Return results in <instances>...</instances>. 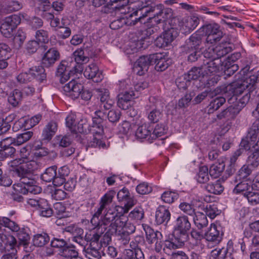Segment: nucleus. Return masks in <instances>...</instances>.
I'll use <instances>...</instances> for the list:
<instances>
[{"label": "nucleus", "mask_w": 259, "mask_h": 259, "mask_svg": "<svg viewBox=\"0 0 259 259\" xmlns=\"http://www.w3.org/2000/svg\"><path fill=\"white\" fill-rule=\"evenodd\" d=\"M247 71V70L245 68L241 70L240 74L244 75L241 79L230 83L224 90V93L226 95L232 96L228 99L230 103H233L234 100H237V96L247 90L245 94L239 99L237 104L233 105L236 109L238 110L239 112L248 102L250 98V92L253 90L254 85L259 81L258 72L252 75H246L245 77V73Z\"/></svg>", "instance_id": "obj_1"}, {"label": "nucleus", "mask_w": 259, "mask_h": 259, "mask_svg": "<svg viewBox=\"0 0 259 259\" xmlns=\"http://www.w3.org/2000/svg\"><path fill=\"white\" fill-rule=\"evenodd\" d=\"M139 13V19L149 16L148 20L156 24L164 23L172 15L170 8H164L161 4L156 5L151 1L141 2L136 11Z\"/></svg>", "instance_id": "obj_2"}, {"label": "nucleus", "mask_w": 259, "mask_h": 259, "mask_svg": "<svg viewBox=\"0 0 259 259\" xmlns=\"http://www.w3.org/2000/svg\"><path fill=\"white\" fill-rule=\"evenodd\" d=\"M95 116L93 118V123L89 127L90 132L93 135V140L90 143L92 147H104L105 144L103 143L101 138L104 134V120L101 117L102 114L100 110L95 112Z\"/></svg>", "instance_id": "obj_3"}, {"label": "nucleus", "mask_w": 259, "mask_h": 259, "mask_svg": "<svg viewBox=\"0 0 259 259\" xmlns=\"http://www.w3.org/2000/svg\"><path fill=\"white\" fill-rule=\"evenodd\" d=\"M116 212L108 211L101 220L100 224L98 226L97 232L101 235L104 233V231L109 228L108 231L103 236V240L104 243H109L111 240V235L114 233L112 232V230L116 229L115 221L117 219H122V217H118Z\"/></svg>", "instance_id": "obj_4"}, {"label": "nucleus", "mask_w": 259, "mask_h": 259, "mask_svg": "<svg viewBox=\"0 0 259 259\" xmlns=\"http://www.w3.org/2000/svg\"><path fill=\"white\" fill-rule=\"evenodd\" d=\"M13 187L16 193L23 194H26L28 193L37 194L41 191V188L36 185V181L30 177L20 179L19 182L14 184Z\"/></svg>", "instance_id": "obj_5"}, {"label": "nucleus", "mask_w": 259, "mask_h": 259, "mask_svg": "<svg viewBox=\"0 0 259 259\" xmlns=\"http://www.w3.org/2000/svg\"><path fill=\"white\" fill-rule=\"evenodd\" d=\"M101 235L99 233H94L92 236L90 237L87 235H85V239L90 241L89 246L84 249L85 252V255L89 258H95L96 259H101L102 257V252L100 251L101 246L103 244H107V243H104L103 239L101 241V244L99 243L98 241L101 237Z\"/></svg>", "instance_id": "obj_6"}, {"label": "nucleus", "mask_w": 259, "mask_h": 259, "mask_svg": "<svg viewBox=\"0 0 259 259\" xmlns=\"http://www.w3.org/2000/svg\"><path fill=\"white\" fill-rule=\"evenodd\" d=\"M199 32L201 35H204L206 36V44L215 43L220 41L223 37V32L220 30V26L215 23L203 26L199 29Z\"/></svg>", "instance_id": "obj_7"}, {"label": "nucleus", "mask_w": 259, "mask_h": 259, "mask_svg": "<svg viewBox=\"0 0 259 259\" xmlns=\"http://www.w3.org/2000/svg\"><path fill=\"white\" fill-rule=\"evenodd\" d=\"M111 8L114 10L116 14H126L130 13L129 16L135 15L139 16V13L137 12L138 7L141 2H139L136 5L128 4V0H110Z\"/></svg>", "instance_id": "obj_8"}, {"label": "nucleus", "mask_w": 259, "mask_h": 259, "mask_svg": "<svg viewBox=\"0 0 259 259\" xmlns=\"http://www.w3.org/2000/svg\"><path fill=\"white\" fill-rule=\"evenodd\" d=\"M191 226L188 218L185 215H180L175 221L173 234L187 242Z\"/></svg>", "instance_id": "obj_9"}, {"label": "nucleus", "mask_w": 259, "mask_h": 259, "mask_svg": "<svg viewBox=\"0 0 259 259\" xmlns=\"http://www.w3.org/2000/svg\"><path fill=\"white\" fill-rule=\"evenodd\" d=\"M223 235L222 227L216 223L211 224L208 230L205 232L204 238L209 243L216 245L221 242Z\"/></svg>", "instance_id": "obj_10"}, {"label": "nucleus", "mask_w": 259, "mask_h": 259, "mask_svg": "<svg viewBox=\"0 0 259 259\" xmlns=\"http://www.w3.org/2000/svg\"><path fill=\"white\" fill-rule=\"evenodd\" d=\"M20 22V17L16 15L6 18L0 27L2 34L6 37H10L12 36L14 30Z\"/></svg>", "instance_id": "obj_11"}, {"label": "nucleus", "mask_w": 259, "mask_h": 259, "mask_svg": "<svg viewBox=\"0 0 259 259\" xmlns=\"http://www.w3.org/2000/svg\"><path fill=\"white\" fill-rule=\"evenodd\" d=\"M240 182L236 185L233 189V192L235 194L242 193L245 197L248 192H250L253 188L259 190V173H258L253 180L252 185L249 184L246 181H240Z\"/></svg>", "instance_id": "obj_12"}, {"label": "nucleus", "mask_w": 259, "mask_h": 259, "mask_svg": "<svg viewBox=\"0 0 259 259\" xmlns=\"http://www.w3.org/2000/svg\"><path fill=\"white\" fill-rule=\"evenodd\" d=\"M83 85L72 79L62 88V92L66 96L75 100L80 97L82 91Z\"/></svg>", "instance_id": "obj_13"}, {"label": "nucleus", "mask_w": 259, "mask_h": 259, "mask_svg": "<svg viewBox=\"0 0 259 259\" xmlns=\"http://www.w3.org/2000/svg\"><path fill=\"white\" fill-rule=\"evenodd\" d=\"M24 160L23 163L17 168L15 171L18 177L20 179L25 177H30L31 173L38 168V164L36 161Z\"/></svg>", "instance_id": "obj_14"}, {"label": "nucleus", "mask_w": 259, "mask_h": 259, "mask_svg": "<svg viewBox=\"0 0 259 259\" xmlns=\"http://www.w3.org/2000/svg\"><path fill=\"white\" fill-rule=\"evenodd\" d=\"M130 13H126V14H123V16L113 21L110 24V27L111 29L116 30L122 27L124 25H134L138 21L141 20V19H139V17L133 19L132 18L135 15H132L131 16H130Z\"/></svg>", "instance_id": "obj_15"}, {"label": "nucleus", "mask_w": 259, "mask_h": 259, "mask_svg": "<svg viewBox=\"0 0 259 259\" xmlns=\"http://www.w3.org/2000/svg\"><path fill=\"white\" fill-rule=\"evenodd\" d=\"M150 103L146 106V110L148 113V118L151 122L156 123L162 117V113L157 108V102L154 103V98L149 99Z\"/></svg>", "instance_id": "obj_16"}, {"label": "nucleus", "mask_w": 259, "mask_h": 259, "mask_svg": "<svg viewBox=\"0 0 259 259\" xmlns=\"http://www.w3.org/2000/svg\"><path fill=\"white\" fill-rule=\"evenodd\" d=\"M116 229L112 230V232H119L130 235L133 233L136 230L135 226L130 222H127L126 219L122 216V219H117L115 223Z\"/></svg>", "instance_id": "obj_17"}, {"label": "nucleus", "mask_w": 259, "mask_h": 259, "mask_svg": "<svg viewBox=\"0 0 259 259\" xmlns=\"http://www.w3.org/2000/svg\"><path fill=\"white\" fill-rule=\"evenodd\" d=\"M83 75L85 78L92 79L95 82H99L103 78L102 72L95 63L89 64L85 67Z\"/></svg>", "instance_id": "obj_18"}, {"label": "nucleus", "mask_w": 259, "mask_h": 259, "mask_svg": "<svg viewBox=\"0 0 259 259\" xmlns=\"http://www.w3.org/2000/svg\"><path fill=\"white\" fill-rule=\"evenodd\" d=\"M0 254L10 252L14 246H18L17 240L13 236L0 233Z\"/></svg>", "instance_id": "obj_19"}, {"label": "nucleus", "mask_w": 259, "mask_h": 259, "mask_svg": "<svg viewBox=\"0 0 259 259\" xmlns=\"http://www.w3.org/2000/svg\"><path fill=\"white\" fill-rule=\"evenodd\" d=\"M201 43V34L198 30L186 40L185 45L182 47V50L184 52H190V50L191 49H201L200 47Z\"/></svg>", "instance_id": "obj_20"}, {"label": "nucleus", "mask_w": 259, "mask_h": 259, "mask_svg": "<svg viewBox=\"0 0 259 259\" xmlns=\"http://www.w3.org/2000/svg\"><path fill=\"white\" fill-rule=\"evenodd\" d=\"M11 223L13 224L8 225L7 228L12 231L16 232L17 236L20 241L23 244H26L30 239L29 235V230L28 228H20L17 223L12 220Z\"/></svg>", "instance_id": "obj_21"}, {"label": "nucleus", "mask_w": 259, "mask_h": 259, "mask_svg": "<svg viewBox=\"0 0 259 259\" xmlns=\"http://www.w3.org/2000/svg\"><path fill=\"white\" fill-rule=\"evenodd\" d=\"M222 66V62L220 59L210 60L204 63L200 67L203 73V76L217 73Z\"/></svg>", "instance_id": "obj_22"}, {"label": "nucleus", "mask_w": 259, "mask_h": 259, "mask_svg": "<svg viewBox=\"0 0 259 259\" xmlns=\"http://www.w3.org/2000/svg\"><path fill=\"white\" fill-rule=\"evenodd\" d=\"M118 201L123 202L125 208L128 210L136 203V200L133 196L130 193L128 190L124 187L119 190L117 194Z\"/></svg>", "instance_id": "obj_23"}, {"label": "nucleus", "mask_w": 259, "mask_h": 259, "mask_svg": "<svg viewBox=\"0 0 259 259\" xmlns=\"http://www.w3.org/2000/svg\"><path fill=\"white\" fill-rule=\"evenodd\" d=\"M153 64H155V69L158 71H163L171 64V60L162 53L154 54Z\"/></svg>", "instance_id": "obj_24"}, {"label": "nucleus", "mask_w": 259, "mask_h": 259, "mask_svg": "<svg viewBox=\"0 0 259 259\" xmlns=\"http://www.w3.org/2000/svg\"><path fill=\"white\" fill-rule=\"evenodd\" d=\"M170 217L169 209L164 206H160L156 211L155 222L157 225L163 224L165 226L170 220Z\"/></svg>", "instance_id": "obj_25"}, {"label": "nucleus", "mask_w": 259, "mask_h": 259, "mask_svg": "<svg viewBox=\"0 0 259 259\" xmlns=\"http://www.w3.org/2000/svg\"><path fill=\"white\" fill-rule=\"evenodd\" d=\"M59 53L54 48L49 49L42 58V64L46 67H49L59 59Z\"/></svg>", "instance_id": "obj_26"}, {"label": "nucleus", "mask_w": 259, "mask_h": 259, "mask_svg": "<svg viewBox=\"0 0 259 259\" xmlns=\"http://www.w3.org/2000/svg\"><path fill=\"white\" fill-rule=\"evenodd\" d=\"M152 128L147 124L139 126L136 132V137L140 140H146L149 143H152L151 138Z\"/></svg>", "instance_id": "obj_27"}, {"label": "nucleus", "mask_w": 259, "mask_h": 259, "mask_svg": "<svg viewBox=\"0 0 259 259\" xmlns=\"http://www.w3.org/2000/svg\"><path fill=\"white\" fill-rule=\"evenodd\" d=\"M58 124L56 122L50 121L44 127L42 132V140L50 141L57 132Z\"/></svg>", "instance_id": "obj_28"}, {"label": "nucleus", "mask_w": 259, "mask_h": 259, "mask_svg": "<svg viewBox=\"0 0 259 259\" xmlns=\"http://www.w3.org/2000/svg\"><path fill=\"white\" fill-rule=\"evenodd\" d=\"M199 20L197 17H188L185 19L181 26V29L183 33H190L198 25Z\"/></svg>", "instance_id": "obj_29"}, {"label": "nucleus", "mask_w": 259, "mask_h": 259, "mask_svg": "<svg viewBox=\"0 0 259 259\" xmlns=\"http://www.w3.org/2000/svg\"><path fill=\"white\" fill-rule=\"evenodd\" d=\"M153 54L148 56H143L139 58L137 61L136 68H140L141 71H147L150 65L153 64V60L155 59Z\"/></svg>", "instance_id": "obj_30"}, {"label": "nucleus", "mask_w": 259, "mask_h": 259, "mask_svg": "<svg viewBox=\"0 0 259 259\" xmlns=\"http://www.w3.org/2000/svg\"><path fill=\"white\" fill-rule=\"evenodd\" d=\"M173 238L170 241H166L164 243L163 250L165 253H167V249H175L182 247L186 242V241L182 239L175 234H172Z\"/></svg>", "instance_id": "obj_31"}, {"label": "nucleus", "mask_w": 259, "mask_h": 259, "mask_svg": "<svg viewBox=\"0 0 259 259\" xmlns=\"http://www.w3.org/2000/svg\"><path fill=\"white\" fill-rule=\"evenodd\" d=\"M30 77L35 78L40 82L43 81L46 78V74L44 68L40 66H34L29 69Z\"/></svg>", "instance_id": "obj_32"}, {"label": "nucleus", "mask_w": 259, "mask_h": 259, "mask_svg": "<svg viewBox=\"0 0 259 259\" xmlns=\"http://www.w3.org/2000/svg\"><path fill=\"white\" fill-rule=\"evenodd\" d=\"M238 110L234 105L228 107L217 115L218 119H227L228 120L234 118L239 113Z\"/></svg>", "instance_id": "obj_33"}, {"label": "nucleus", "mask_w": 259, "mask_h": 259, "mask_svg": "<svg viewBox=\"0 0 259 259\" xmlns=\"http://www.w3.org/2000/svg\"><path fill=\"white\" fill-rule=\"evenodd\" d=\"M221 92L222 90L219 88H217L213 90H207L198 95L194 98L193 101L195 102V104H198L202 102L206 97L208 96L212 98Z\"/></svg>", "instance_id": "obj_34"}, {"label": "nucleus", "mask_w": 259, "mask_h": 259, "mask_svg": "<svg viewBox=\"0 0 259 259\" xmlns=\"http://www.w3.org/2000/svg\"><path fill=\"white\" fill-rule=\"evenodd\" d=\"M50 240V237L48 234L42 232L34 235L33 237L32 242L34 246L42 247L48 244Z\"/></svg>", "instance_id": "obj_35"}, {"label": "nucleus", "mask_w": 259, "mask_h": 259, "mask_svg": "<svg viewBox=\"0 0 259 259\" xmlns=\"http://www.w3.org/2000/svg\"><path fill=\"white\" fill-rule=\"evenodd\" d=\"M37 209L40 215L44 217H50L54 212V211L48 205L47 201L45 199H41L39 207Z\"/></svg>", "instance_id": "obj_36"}, {"label": "nucleus", "mask_w": 259, "mask_h": 259, "mask_svg": "<svg viewBox=\"0 0 259 259\" xmlns=\"http://www.w3.org/2000/svg\"><path fill=\"white\" fill-rule=\"evenodd\" d=\"M77 251L73 245L67 244L63 249H60L59 254L66 259H71L74 255H77Z\"/></svg>", "instance_id": "obj_37"}, {"label": "nucleus", "mask_w": 259, "mask_h": 259, "mask_svg": "<svg viewBox=\"0 0 259 259\" xmlns=\"http://www.w3.org/2000/svg\"><path fill=\"white\" fill-rule=\"evenodd\" d=\"M193 216L194 223L198 229H202L207 225L208 221L205 214L197 212Z\"/></svg>", "instance_id": "obj_38"}, {"label": "nucleus", "mask_w": 259, "mask_h": 259, "mask_svg": "<svg viewBox=\"0 0 259 259\" xmlns=\"http://www.w3.org/2000/svg\"><path fill=\"white\" fill-rule=\"evenodd\" d=\"M215 48L217 58L220 60L232 51V48L230 46V44L226 42L220 44Z\"/></svg>", "instance_id": "obj_39"}, {"label": "nucleus", "mask_w": 259, "mask_h": 259, "mask_svg": "<svg viewBox=\"0 0 259 259\" xmlns=\"http://www.w3.org/2000/svg\"><path fill=\"white\" fill-rule=\"evenodd\" d=\"M22 98V93L18 90H15L10 93L8 98V101L13 107H15L20 103Z\"/></svg>", "instance_id": "obj_40"}, {"label": "nucleus", "mask_w": 259, "mask_h": 259, "mask_svg": "<svg viewBox=\"0 0 259 259\" xmlns=\"http://www.w3.org/2000/svg\"><path fill=\"white\" fill-rule=\"evenodd\" d=\"M56 75L60 77V80L62 83L69 79V71L67 69L65 64L63 63L60 64L57 70Z\"/></svg>", "instance_id": "obj_41"}, {"label": "nucleus", "mask_w": 259, "mask_h": 259, "mask_svg": "<svg viewBox=\"0 0 259 259\" xmlns=\"http://www.w3.org/2000/svg\"><path fill=\"white\" fill-rule=\"evenodd\" d=\"M57 167L52 166L47 168L45 172L41 175V179L46 182H53L54 185V180L56 176Z\"/></svg>", "instance_id": "obj_42"}, {"label": "nucleus", "mask_w": 259, "mask_h": 259, "mask_svg": "<svg viewBox=\"0 0 259 259\" xmlns=\"http://www.w3.org/2000/svg\"><path fill=\"white\" fill-rule=\"evenodd\" d=\"M225 166V165L223 162L212 164L209 168L210 176L214 178H218L223 172Z\"/></svg>", "instance_id": "obj_43"}, {"label": "nucleus", "mask_w": 259, "mask_h": 259, "mask_svg": "<svg viewBox=\"0 0 259 259\" xmlns=\"http://www.w3.org/2000/svg\"><path fill=\"white\" fill-rule=\"evenodd\" d=\"M78 121L76 120V115L73 113L69 114L66 118V124L70 130L74 133H81L82 130L81 128L74 127Z\"/></svg>", "instance_id": "obj_44"}, {"label": "nucleus", "mask_w": 259, "mask_h": 259, "mask_svg": "<svg viewBox=\"0 0 259 259\" xmlns=\"http://www.w3.org/2000/svg\"><path fill=\"white\" fill-rule=\"evenodd\" d=\"M250 146L248 141L246 139H242L239 145V149L236 151L233 155L231 157V162L232 163H234L237 158L243 153L244 150H248Z\"/></svg>", "instance_id": "obj_45"}, {"label": "nucleus", "mask_w": 259, "mask_h": 259, "mask_svg": "<svg viewBox=\"0 0 259 259\" xmlns=\"http://www.w3.org/2000/svg\"><path fill=\"white\" fill-rule=\"evenodd\" d=\"M54 142L56 147H66L70 145L71 142L69 136L60 135L55 137Z\"/></svg>", "instance_id": "obj_46"}, {"label": "nucleus", "mask_w": 259, "mask_h": 259, "mask_svg": "<svg viewBox=\"0 0 259 259\" xmlns=\"http://www.w3.org/2000/svg\"><path fill=\"white\" fill-rule=\"evenodd\" d=\"M205 189L208 192L218 195L223 191L224 187L219 181H217L214 183L208 184L205 186Z\"/></svg>", "instance_id": "obj_47"}, {"label": "nucleus", "mask_w": 259, "mask_h": 259, "mask_svg": "<svg viewBox=\"0 0 259 259\" xmlns=\"http://www.w3.org/2000/svg\"><path fill=\"white\" fill-rule=\"evenodd\" d=\"M196 178L197 182L200 183H205L208 182L209 176L207 167L206 166L200 167Z\"/></svg>", "instance_id": "obj_48"}, {"label": "nucleus", "mask_w": 259, "mask_h": 259, "mask_svg": "<svg viewBox=\"0 0 259 259\" xmlns=\"http://www.w3.org/2000/svg\"><path fill=\"white\" fill-rule=\"evenodd\" d=\"M25 39V32L22 29H18L13 39L15 47L16 48H20L24 43Z\"/></svg>", "instance_id": "obj_49"}, {"label": "nucleus", "mask_w": 259, "mask_h": 259, "mask_svg": "<svg viewBox=\"0 0 259 259\" xmlns=\"http://www.w3.org/2000/svg\"><path fill=\"white\" fill-rule=\"evenodd\" d=\"M67 244L68 243L65 238L61 236H54L51 242L52 247L60 248V249H63Z\"/></svg>", "instance_id": "obj_50"}, {"label": "nucleus", "mask_w": 259, "mask_h": 259, "mask_svg": "<svg viewBox=\"0 0 259 259\" xmlns=\"http://www.w3.org/2000/svg\"><path fill=\"white\" fill-rule=\"evenodd\" d=\"M22 17L28 21L29 25L33 29H37L41 27L43 25L44 23L42 20L38 17H33L31 18L26 14L22 15Z\"/></svg>", "instance_id": "obj_51"}, {"label": "nucleus", "mask_w": 259, "mask_h": 259, "mask_svg": "<svg viewBox=\"0 0 259 259\" xmlns=\"http://www.w3.org/2000/svg\"><path fill=\"white\" fill-rule=\"evenodd\" d=\"M144 216L143 209L141 207H136L128 214V219L138 221L142 220Z\"/></svg>", "instance_id": "obj_52"}, {"label": "nucleus", "mask_w": 259, "mask_h": 259, "mask_svg": "<svg viewBox=\"0 0 259 259\" xmlns=\"http://www.w3.org/2000/svg\"><path fill=\"white\" fill-rule=\"evenodd\" d=\"M116 192L113 190H110L107 192L101 199L100 205L102 207H105L107 205L110 204L113 200Z\"/></svg>", "instance_id": "obj_53"}, {"label": "nucleus", "mask_w": 259, "mask_h": 259, "mask_svg": "<svg viewBox=\"0 0 259 259\" xmlns=\"http://www.w3.org/2000/svg\"><path fill=\"white\" fill-rule=\"evenodd\" d=\"M33 134V132L28 131L18 135L16 138H15L16 145L19 146L26 142L32 137Z\"/></svg>", "instance_id": "obj_54"}, {"label": "nucleus", "mask_w": 259, "mask_h": 259, "mask_svg": "<svg viewBox=\"0 0 259 259\" xmlns=\"http://www.w3.org/2000/svg\"><path fill=\"white\" fill-rule=\"evenodd\" d=\"M258 134V123L254 122L249 129L246 138L250 139L251 141H254L256 140Z\"/></svg>", "instance_id": "obj_55"}, {"label": "nucleus", "mask_w": 259, "mask_h": 259, "mask_svg": "<svg viewBox=\"0 0 259 259\" xmlns=\"http://www.w3.org/2000/svg\"><path fill=\"white\" fill-rule=\"evenodd\" d=\"M167 129L162 124H157L153 132H151V136H150L152 139V142L157 138L160 137L166 133Z\"/></svg>", "instance_id": "obj_56"}, {"label": "nucleus", "mask_w": 259, "mask_h": 259, "mask_svg": "<svg viewBox=\"0 0 259 259\" xmlns=\"http://www.w3.org/2000/svg\"><path fill=\"white\" fill-rule=\"evenodd\" d=\"M251 172V170L249 168L247 165H243L238 171L237 176L235 180V182H238V181H242L246 179Z\"/></svg>", "instance_id": "obj_57"}, {"label": "nucleus", "mask_w": 259, "mask_h": 259, "mask_svg": "<svg viewBox=\"0 0 259 259\" xmlns=\"http://www.w3.org/2000/svg\"><path fill=\"white\" fill-rule=\"evenodd\" d=\"M73 56L75 62L79 64L87 63L89 61L88 57L84 56V53L82 49H78L73 53Z\"/></svg>", "instance_id": "obj_58"}, {"label": "nucleus", "mask_w": 259, "mask_h": 259, "mask_svg": "<svg viewBox=\"0 0 259 259\" xmlns=\"http://www.w3.org/2000/svg\"><path fill=\"white\" fill-rule=\"evenodd\" d=\"M178 197L179 195L178 193L172 191H167L164 192L161 197L164 202L170 204L174 202L175 200H177Z\"/></svg>", "instance_id": "obj_59"}, {"label": "nucleus", "mask_w": 259, "mask_h": 259, "mask_svg": "<svg viewBox=\"0 0 259 259\" xmlns=\"http://www.w3.org/2000/svg\"><path fill=\"white\" fill-rule=\"evenodd\" d=\"M142 41H131L125 51L127 54H132L137 53L141 48Z\"/></svg>", "instance_id": "obj_60"}, {"label": "nucleus", "mask_w": 259, "mask_h": 259, "mask_svg": "<svg viewBox=\"0 0 259 259\" xmlns=\"http://www.w3.org/2000/svg\"><path fill=\"white\" fill-rule=\"evenodd\" d=\"M248 164L253 167H256L259 165V149H256L248 157Z\"/></svg>", "instance_id": "obj_61"}, {"label": "nucleus", "mask_w": 259, "mask_h": 259, "mask_svg": "<svg viewBox=\"0 0 259 259\" xmlns=\"http://www.w3.org/2000/svg\"><path fill=\"white\" fill-rule=\"evenodd\" d=\"M180 209L185 213L190 216L195 214V208L191 204L187 202H182L179 205Z\"/></svg>", "instance_id": "obj_62"}, {"label": "nucleus", "mask_w": 259, "mask_h": 259, "mask_svg": "<svg viewBox=\"0 0 259 259\" xmlns=\"http://www.w3.org/2000/svg\"><path fill=\"white\" fill-rule=\"evenodd\" d=\"M248 202L252 205H255L259 204V192L255 190H252L250 192H248L245 197Z\"/></svg>", "instance_id": "obj_63"}, {"label": "nucleus", "mask_w": 259, "mask_h": 259, "mask_svg": "<svg viewBox=\"0 0 259 259\" xmlns=\"http://www.w3.org/2000/svg\"><path fill=\"white\" fill-rule=\"evenodd\" d=\"M187 75L188 80H195L198 79L201 76H203V73L200 67H194L188 71Z\"/></svg>", "instance_id": "obj_64"}]
</instances>
